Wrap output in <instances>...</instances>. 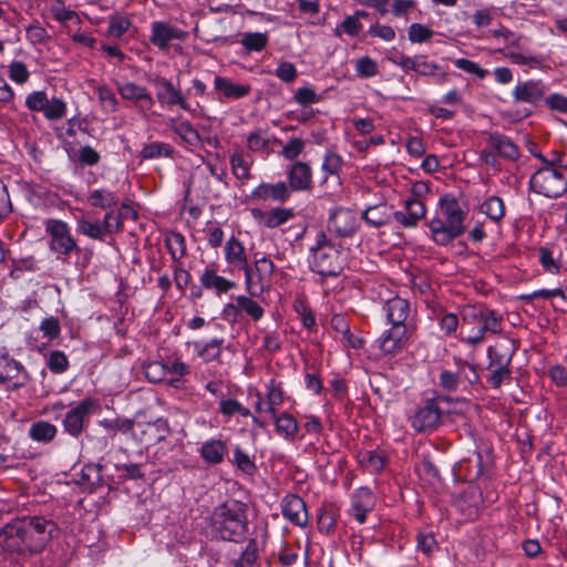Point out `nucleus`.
I'll return each mask as SVG.
<instances>
[{
  "label": "nucleus",
  "instance_id": "obj_1",
  "mask_svg": "<svg viewBox=\"0 0 567 567\" xmlns=\"http://www.w3.org/2000/svg\"><path fill=\"white\" fill-rule=\"evenodd\" d=\"M58 532L52 519L42 516H23L0 528V547L22 557L40 554Z\"/></svg>",
  "mask_w": 567,
  "mask_h": 567
},
{
  "label": "nucleus",
  "instance_id": "obj_2",
  "mask_svg": "<svg viewBox=\"0 0 567 567\" xmlns=\"http://www.w3.org/2000/svg\"><path fill=\"white\" fill-rule=\"evenodd\" d=\"M467 212L461 206L453 194L443 195L437 204L435 216L430 220L429 228L433 241L447 246L465 233Z\"/></svg>",
  "mask_w": 567,
  "mask_h": 567
},
{
  "label": "nucleus",
  "instance_id": "obj_3",
  "mask_svg": "<svg viewBox=\"0 0 567 567\" xmlns=\"http://www.w3.org/2000/svg\"><path fill=\"white\" fill-rule=\"evenodd\" d=\"M502 317L483 306H466L462 310V326L458 340L467 346L476 347L485 339L486 333L502 332Z\"/></svg>",
  "mask_w": 567,
  "mask_h": 567
},
{
  "label": "nucleus",
  "instance_id": "obj_4",
  "mask_svg": "<svg viewBox=\"0 0 567 567\" xmlns=\"http://www.w3.org/2000/svg\"><path fill=\"white\" fill-rule=\"evenodd\" d=\"M148 82L154 86L155 99L162 109L169 110L177 106L189 114H195L200 107L198 102L194 105L189 101V97H202L207 91L206 84L197 78L192 80V87H189L185 93L179 86L175 85L171 79L162 75H154L148 79Z\"/></svg>",
  "mask_w": 567,
  "mask_h": 567
},
{
  "label": "nucleus",
  "instance_id": "obj_5",
  "mask_svg": "<svg viewBox=\"0 0 567 567\" xmlns=\"http://www.w3.org/2000/svg\"><path fill=\"white\" fill-rule=\"evenodd\" d=\"M212 533L227 542L241 543L248 532L245 505L240 502L224 503L212 515Z\"/></svg>",
  "mask_w": 567,
  "mask_h": 567
},
{
  "label": "nucleus",
  "instance_id": "obj_6",
  "mask_svg": "<svg viewBox=\"0 0 567 567\" xmlns=\"http://www.w3.org/2000/svg\"><path fill=\"white\" fill-rule=\"evenodd\" d=\"M309 267L321 277H337L342 271L341 252L323 230H318L309 248Z\"/></svg>",
  "mask_w": 567,
  "mask_h": 567
},
{
  "label": "nucleus",
  "instance_id": "obj_7",
  "mask_svg": "<svg viewBox=\"0 0 567 567\" xmlns=\"http://www.w3.org/2000/svg\"><path fill=\"white\" fill-rule=\"evenodd\" d=\"M44 230L48 236V248L58 260L64 261L73 254L82 252V248L78 245V239L73 236L66 221L49 218L44 221Z\"/></svg>",
  "mask_w": 567,
  "mask_h": 567
},
{
  "label": "nucleus",
  "instance_id": "obj_8",
  "mask_svg": "<svg viewBox=\"0 0 567 567\" xmlns=\"http://www.w3.org/2000/svg\"><path fill=\"white\" fill-rule=\"evenodd\" d=\"M100 411V400L94 396H85L74 404H71L61 420L63 433L75 440L80 439L87 429L91 416L97 414Z\"/></svg>",
  "mask_w": 567,
  "mask_h": 567
},
{
  "label": "nucleus",
  "instance_id": "obj_9",
  "mask_svg": "<svg viewBox=\"0 0 567 567\" xmlns=\"http://www.w3.org/2000/svg\"><path fill=\"white\" fill-rule=\"evenodd\" d=\"M511 347L499 344L495 348L487 349V357L489 359L487 370L489 375L487 382L492 388L498 389L504 382H509L512 378L511 362L516 351L513 340H508Z\"/></svg>",
  "mask_w": 567,
  "mask_h": 567
},
{
  "label": "nucleus",
  "instance_id": "obj_10",
  "mask_svg": "<svg viewBox=\"0 0 567 567\" xmlns=\"http://www.w3.org/2000/svg\"><path fill=\"white\" fill-rule=\"evenodd\" d=\"M529 186L545 197L558 198L567 192V178L557 168L542 166L530 176Z\"/></svg>",
  "mask_w": 567,
  "mask_h": 567
},
{
  "label": "nucleus",
  "instance_id": "obj_11",
  "mask_svg": "<svg viewBox=\"0 0 567 567\" xmlns=\"http://www.w3.org/2000/svg\"><path fill=\"white\" fill-rule=\"evenodd\" d=\"M441 400L443 398L440 395L422 399L412 414L408 416L410 425L415 432H431L440 425L443 416Z\"/></svg>",
  "mask_w": 567,
  "mask_h": 567
},
{
  "label": "nucleus",
  "instance_id": "obj_12",
  "mask_svg": "<svg viewBox=\"0 0 567 567\" xmlns=\"http://www.w3.org/2000/svg\"><path fill=\"white\" fill-rule=\"evenodd\" d=\"M455 371L444 369L439 375V386L446 392H455L462 384H466L465 388L471 386L478 382L480 377L474 364L466 360L454 357Z\"/></svg>",
  "mask_w": 567,
  "mask_h": 567
},
{
  "label": "nucleus",
  "instance_id": "obj_13",
  "mask_svg": "<svg viewBox=\"0 0 567 567\" xmlns=\"http://www.w3.org/2000/svg\"><path fill=\"white\" fill-rule=\"evenodd\" d=\"M225 260L245 274V286L248 295L261 296L262 289L255 287L252 279V268L248 264L244 244L235 235H231L224 246Z\"/></svg>",
  "mask_w": 567,
  "mask_h": 567
},
{
  "label": "nucleus",
  "instance_id": "obj_14",
  "mask_svg": "<svg viewBox=\"0 0 567 567\" xmlns=\"http://www.w3.org/2000/svg\"><path fill=\"white\" fill-rule=\"evenodd\" d=\"M173 430L168 420L161 416L151 422H135L132 439L145 449L166 442Z\"/></svg>",
  "mask_w": 567,
  "mask_h": 567
},
{
  "label": "nucleus",
  "instance_id": "obj_15",
  "mask_svg": "<svg viewBox=\"0 0 567 567\" xmlns=\"http://www.w3.org/2000/svg\"><path fill=\"white\" fill-rule=\"evenodd\" d=\"M30 381L25 367L7 351L0 353V384L7 390L16 391L24 388Z\"/></svg>",
  "mask_w": 567,
  "mask_h": 567
},
{
  "label": "nucleus",
  "instance_id": "obj_16",
  "mask_svg": "<svg viewBox=\"0 0 567 567\" xmlns=\"http://www.w3.org/2000/svg\"><path fill=\"white\" fill-rule=\"evenodd\" d=\"M290 193H308L313 188V171L309 162L295 161L285 168Z\"/></svg>",
  "mask_w": 567,
  "mask_h": 567
},
{
  "label": "nucleus",
  "instance_id": "obj_17",
  "mask_svg": "<svg viewBox=\"0 0 567 567\" xmlns=\"http://www.w3.org/2000/svg\"><path fill=\"white\" fill-rule=\"evenodd\" d=\"M389 326L375 340V346L384 355H396L409 344V327Z\"/></svg>",
  "mask_w": 567,
  "mask_h": 567
},
{
  "label": "nucleus",
  "instance_id": "obj_18",
  "mask_svg": "<svg viewBox=\"0 0 567 567\" xmlns=\"http://www.w3.org/2000/svg\"><path fill=\"white\" fill-rule=\"evenodd\" d=\"M548 91L543 80L519 81L512 91L515 103L528 104L532 107H539Z\"/></svg>",
  "mask_w": 567,
  "mask_h": 567
},
{
  "label": "nucleus",
  "instance_id": "obj_19",
  "mask_svg": "<svg viewBox=\"0 0 567 567\" xmlns=\"http://www.w3.org/2000/svg\"><path fill=\"white\" fill-rule=\"evenodd\" d=\"M250 216L254 221L264 228L274 229L287 224L296 216L295 209L291 207L276 206L269 210L258 207L250 208Z\"/></svg>",
  "mask_w": 567,
  "mask_h": 567
},
{
  "label": "nucleus",
  "instance_id": "obj_20",
  "mask_svg": "<svg viewBox=\"0 0 567 567\" xmlns=\"http://www.w3.org/2000/svg\"><path fill=\"white\" fill-rule=\"evenodd\" d=\"M117 91L123 100L131 102L143 114L151 111L155 105V99L144 85L134 82L120 83Z\"/></svg>",
  "mask_w": 567,
  "mask_h": 567
},
{
  "label": "nucleus",
  "instance_id": "obj_21",
  "mask_svg": "<svg viewBox=\"0 0 567 567\" xmlns=\"http://www.w3.org/2000/svg\"><path fill=\"white\" fill-rule=\"evenodd\" d=\"M411 303L400 296L389 298L382 306V312L388 324L409 327Z\"/></svg>",
  "mask_w": 567,
  "mask_h": 567
},
{
  "label": "nucleus",
  "instance_id": "obj_22",
  "mask_svg": "<svg viewBox=\"0 0 567 567\" xmlns=\"http://www.w3.org/2000/svg\"><path fill=\"white\" fill-rule=\"evenodd\" d=\"M282 516L291 524L306 527L309 520L305 501L296 495H286L280 503Z\"/></svg>",
  "mask_w": 567,
  "mask_h": 567
},
{
  "label": "nucleus",
  "instance_id": "obj_23",
  "mask_svg": "<svg viewBox=\"0 0 567 567\" xmlns=\"http://www.w3.org/2000/svg\"><path fill=\"white\" fill-rule=\"evenodd\" d=\"M375 498L372 491L367 486H361L351 495V506L349 514L354 517L359 524L367 520L368 514L374 508Z\"/></svg>",
  "mask_w": 567,
  "mask_h": 567
},
{
  "label": "nucleus",
  "instance_id": "obj_24",
  "mask_svg": "<svg viewBox=\"0 0 567 567\" xmlns=\"http://www.w3.org/2000/svg\"><path fill=\"white\" fill-rule=\"evenodd\" d=\"M250 196L259 202L272 200L284 204L290 199L291 193L285 181H278L277 183L261 182L251 190Z\"/></svg>",
  "mask_w": 567,
  "mask_h": 567
},
{
  "label": "nucleus",
  "instance_id": "obj_25",
  "mask_svg": "<svg viewBox=\"0 0 567 567\" xmlns=\"http://www.w3.org/2000/svg\"><path fill=\"white\" fill-rule=\"evenodd\" d=\"M214 90L218 100L235 101L247 97L251 93L249 83H236L230 78L217 75L214 79Z\"/></svg>",
  "mask_w": 567,
  "mask_h": 567
},
{
  "label": "nucleus",
  "instance_id": "obj_26",
  "mask_svg": "<svg viewBox=\"0 0 567 567\" xmlns=\"http://www.w3.org/2000/svg\"><path fill=\"white\" fill-rule=\"evenodd\" d=\"M187 33L164 21H154L151 27L150 41L159 50H166L173 40L183 41Z\"/></svg>",
  "mask_w": 567,
  "mask_h": 567
},
{
  "label": "nucleus",
  "instance_id": "obj_27",
  "mask_svg": "<svg viewBox=\"0 0 567 567\" xmlns=\"http://www.w3.org/2000/svg\"><path fill=\"white\" fill-rule=\"evenodd\" d=\"M166 125L171 132L179 137L181 144L185 147L194 148L199 146L202 143L199 132L188 120L182 117H168Z\"/></svg>",
  "mask_w": 567,
  "mask_h": 567
},
{
  "label": "nucleus",
  "instance_id": "obj_28",
  "mask_svg": "<svg viewBox=\"0 0 567 567\" xmlns=\"http://www.w3.org/2000/svg\"><path fill=\"white\" fill-rule=\"evenodd\" d=\"M328 227L339 237H350L357 231V219L351 210L338 207L331 210Z\"/></svg>",
  "mask_w": 567,
  "mask_h": 567
},
{
  "label": "nucleus",
  "instance_id": "obj_29",
  "mask_svg": "<svg viewBox=\"0 0 567 567\" xmlns=\"http://www.w3.org/2000/svg\"><path fill=\"white\" fill-rule=\"evenodd\" d=\"M197 453L206 465L216 466L227 457L228 446L221 439H209L199 445Z\"/></svg>",
  "mask_w": 567,
  "mask_h": 567
},
{
  "label": "nucleus",
  "instance_id": "obj_30",
  "mask_svg": "<svg viewBox=\"0 0 567 567\" xmlns=\"http://www.w3.org/2000/svg\"><path fill=\"white\" fill-rule=\"evenodd\" d=\"M425 204L417 198H408L404 210H395V221L404 228L415 227L425 217Z\"/></svg>",
  "mask_w": 567,
  "mask_h": 567
},
{
  "label": "nucleus",
  "instance_id": "obj_31",
  "mask_svg": "<svg viewBox=\"0 0 567 567\" xmlns=\"http://www.w3.org/2000/svg\"><path fill=\"white\" fill-rule=\"evenodd\" d=\"M199 282L207 290H215L216 295L226 293L236 287V282L219 276L217 274V264L212 262L206 266L199 277Z\"/></svg>",
  "mask_w": 567,
  "mask_h": 567
},
{
  "label": "nucleus",
  "instance_id": "obj_32",
  "mask_svg": "<svg viewBox=\"0 0 567 567\" xmlns=\"http://www.w3.org/2000/svg\"><path fill=\"white\" fill-rule=\"evenodd\" d=\"M361 218L367 225L380 228L395 220V210L386 203H379L368 206L362 212Z\"/></svg>",
  "mask_w": 567,
  "mask_h": 567
},
{
  "label": "nucleus",
  "instance_id": "obj_33",
  "mask_svg": "<svg viewBox=\"0 0 567 567\" xmlns=\"http://www.w3.org/2000/svg\"><path fill=\"white\" fill-rule=\"evenodd\" d=\"M484 471L485 467L482 453L474 452L473 456L463 458L458 463L456 467V475L465 482L473 484L483 476Z\"/></svg>",
  "mask_w": 567,
  "mask_h": 567
},
{
  "label": "nucleus",
  "instance_id": "obj_34",
  "mask_svg": "<svg viewBox=\"0 0 567 567\" xmlns=\"http://www.w3.org/2000/svg\"><path fill=\"white\" fill-rule=\"evenodd\" d=\"M488 145L504 158L516 161L520 156L519 147L514 141L501 133H491L487 138Z\"/></svg>",
  "mask_w": 567,
  "mask_h": 567
},
{
  "label": "nucleus",
  "instance_id": "obj_35",
  "mask_svg": "<svg viewBox=\"0 0 567 567\" xmlns=\"http://www.w3.org/2000/svg\"><path fill=\"white\" fill-rule=\"evenodd\" d=\"M223 338H212L207 341H194L193 348L198 358L204 362L219 361L224 348Z\"/></svg>",
  "mask_w": 567,
  "mask_h": 567
},
{
  "label": "nucleus",
  "instance_id": "obj_36",
  "mask_svg": "<svg viewBox=\"0 0 567 567\" xmlns=\"http://www.w3.org/2000/svg\"><path fill=\"white\" fill-rule=\"evenodd\" d=\"M456 504L463 512L468 515L476 514L483 505V493L481 487L471 484L457 496Z\"/></svg>",
  "mask_w": 567,
  "mask_h": 567
},
{
  "label": "nucleus",
  "instance_id": "obj_37",
  "mask_svg": "<svg viewBox=\"0 0 567 567\" xmlns=\"http://www.w3.org/2000/svg\"><path fill=\"white\" fill-rule=\"evenodd\" d=\"M411 71L422 76H433L439 84H443L447 80L446 73L440 72L441 66L436 62L427 60V56L422 54L413 56Z\"/></svg>",
  "mask_w": 567,
  "mask_h": 567
},
{
  "label": "nucleus",
  "instance_id": "obj_38",
  "mask_svg": "<svg viewBox=\"0 0 567 567\" xmlns=\"http://www.w3.org/2000/svg\"><path fill=\"white\" fill-rule=\"evenodd\" d=\"M104 471V466L100 463H89L82 467V482L87 484L91 492L110 484V478L105 475Z\"/></svg>",
  "mask_w": 567,
  "mask_h": 567
},
{
  "label": "nucleus",
  "instance_id": "obj_39",
  "mask_svg": "<svg viewBox=\"0 0 567 567\" xmlns=\"http://www.w3.org/2000/svg\"><path fill=\"white\" fill-rule=\"evenodd\" d=\"M344 165L343 157L331 150L326 151L321 163V185L326 184L330 177H337L340 181V174Z\"/></svg>",
  "mask_w": 567,
  "mask_h": 567
},
{
  "label": "nucleus",
  "instance_id": "obj_40",
  "mask_svg": "<svg viewBox=\"0 0 567 567\" xmlns=\"http://www.w3.org/2000/svg\"><path fill=\"white\" fill-rule=\"evenodd\" d=\"M120 198L109 188H95L89 192L87 203L93 208L113 210L118 205Z\"/></svg>",
  "mask_w": 567,
  "mask_h": 567
},
{
  "label": "nucleus",
  "instance_id": "obj_41",
  "mask_svg": "<svg viewBox=\"0 0 567 567\" xmlns=\"http://www.w3.org/2000/svg\"><path fill=\"white\" fill-rule=\"evenodd\" d=\"M28 435L33 442L49 444L58 435V427L49 421L39 420L31 423Z\"/></svg>",
  "mask_w": 567,
  "mask_h": 567
},
{
  "label": "nucleus",
  "instance_id": "obj_42",
  "mask_svg": "<svg viewBox=\"0 0 567 567\" xmlns=\"http://www.w3.org/2000/svg\"><path fill=\"white\" fill-rule=\"evenodd\" d=\"M231 173L237 179L248 181L251 178L250 168L254 165V158L243 151L235 152L229 157Z\"/></svg>",
  "mask_w": 567,
  "mask_h": 567
},
{
  "label": "nucleus",
  "instance_id": "obj_43",
  "mask_svg": "<svg viewBox=\"0 0 567 567\" xmlns=\"http://www.w3.org/2000/svg\"><path fill=\"white\" fill-rule=\"evenodd\" d=\"M276 433L286 441L292 442L296 440L299 424L295 416L289 412H282L276 417L275 422Z\"/></svg>",
  "mask_w": 567,
  "mask_h": 567
},
{
  "label": "nucleus",
  "instance_id": "obj_44",
  "mask_svg": "<svg viewBox=\"0 0 567 567\" xmlns=\"http://www.w3.org/2000/svg\"><path fill=\"white\" fill-rule=\"evenodd\" d=\"M275 272V264L272 260L262 256L255 261V268L252 269L254 285L257 288L266 289V284L270 281L272 274Z\"/></svg>",
  "mask_w": 567,
  "mask_h": 567
},
{
  "label": "nucleus",
  "instance_id": "obj_45",
  "mask_svg": "<svg viewBox=\"0 0 567 567\" xmlns=\"http://www.w3.org/2000/svg\"><path fill=\"white\" fill-rule=\"evenodd\" d=\"M478 210L494 223H499L505 217V204L503 199L496 195L488 196L480 205Z\"/></svg>",
  "mask_w": 567,
  "mask_h": 567
},
{
  "label": "nucleus",
  "instance_id": "obj_46",
  "mask_svg": "<svg viewBox=\"0 0 567 567\" xmlns=\"http://www.w3.org/2000/svg\"><path fill=\"white\" fill-rule=\"evenodd\" d=\"M175 150L171 144L165 142H151L142 147L140 157L142 159L173 158Z\"/></svg>",
  "mask_w": 567,
  "mask_h": 567
},
{
  "label": "nucleus",
  "instance_id": "obj_47",
  "mask_svg": "<svg viewBox=\"0 0 567 567\" xmlns=\"http://www.w3.org/2000/svg\"><path fill=\"white\" fill-rule=\"evenodd\" d=\"M45 368L53 374H63L70 368V360L62 350H51L44 354Z\"/></svg>",
  "mask_w": 567,
  "mask_h": 567
},
{
  "label": "nucleus",
  "instance_id": "obj_48",
  "mask_svg": "<svg viewBox=\"0 0 567 567\" xmlns=\"http://www.w3.org/2000/svg\"><path fill=\"white\" fill-rule=\"evenodd\" d=\"M109 27L106 34L112 38H122L133 25L128 14L115 12L109 16Z\"/></svg>",
  "mask_w": 567,
  "mask_h": 567
},
{
  "label": "nucleus",
  "instance_id": "obj_49",
  "mask_svg": "<svg viewBox=\"0 0 567 567\" xmlns=\"http://www.w3.org/2000/svg\"><path fill=\"white\" fill-rule=\"evenodd\" d=\"M268 42L269 37L266 32H246L240 39L245 54L261 52L268 45Z\"/></svg>",
  "mask_w": 567,
  "mask_h": 567
},
{
  "label": "nucleus",
  "instance_id": "obj_50",
  "mask_svg": "<svg viewBox=\"0 0 567 567\" xmlns=\"http://www.w3.org/2000/svg\"><path fill=\"white\" fill-rule=\"evenodd\" d=\"M165 246L172 259L176 262H181L186 255V240L184 235L178 231H172L166 236Z\"/></svg>",
  "mask_w": 567,
  "mask_h": 567
},
{
  "label": "nucleus",
  "instance_id": "obj_51",
  "mask_svg": "<svg viewBox=\"0 0 567 567\" xmlns=\"http://www.w3.org/2000/svg\"><path fill=\"white\" fill-rule=\"evenodd\" d=\"M100 229L102 231L103 239L107 236H112L122 230L123 220L120 213L113 210H105L103 219L99 221Z\"/></svg>",
  "mask_w": 567,
  "mask_h": 567
},
{
  "label": "nucleus",
  "instance_id": "obj_52",
  "mask_svg": "<svg viewBox=\"0 0 567 567\" xmlns=\"http://www.w3.org/2000/svg\"><path fill=\"white\" fill-rule=\"evenodd\" d=\"M235 466L246 475L252 476L257 472V465L246 451L239 445H236L233 450V461Z\"/></svg>",
  "mask_w": 567,
  "mask_h": 567
},
{
  "label": "nucleus",
  "instance_id": "obj_53",
  "mask_svg": "<svg viewBox=\"0 0 567 567\" xmlns=\"http://www.w3.org/2000/svg\"><path fill=\"white\" fill-rule=\"evenodd\" d=\"M362 466L373 473H380L385 465V457L377 451H363L358 454Z\"/></svg>",
  "mask_w": 567,
  "mask_h": 567
},
{
  "label": "nucleus",
  "instance_id": "obj_54",
  "mask_svg": "<svg viewBox=\"0 0 567 567\" xmlns=\"http://www.w3.org/2000/svg\"><path fill=\"white\" fill-rule=\"evenodd\" d=\"M68 112V104L62 97L53 96L47 99V105L43 110V115L49 121H58L63 118Z\"/></svg>",
  "mask_w": 567,
  "mask_h": 567
},
{
  "label": "nucleus",
  "instance_id": "obj_55",
  "mask_svg": "<svg viewBox=\"0 0 567 567\" xmlns=\"http://www.w3.org/2000/svg\"><path fill=\"white\" fill-rule=\"evenodd\" d=\"M254 296H237L235 298L236 302L238 303V307L240 308V311L245 312L247 316H249L254 321H259L264 315L265 310L264 308L252 299Z\"/></svg>",
  "mask_w": 567,
  "mask_h": 567
},
{
  "label": "nucleus",
  "instance_id": "obj_56",
  "mask_svg": "<svg viewBox=\"0 0 567 567\" xmlns=\"http://www.w3.org/2000/svg\"><path fill=\"white\" fill-rule=\"evenodd\" d=\"M143 373L152 383H158L166 380L168 365L161 361H148L143 364Z\"/></svg>",
  "mask_w": 567,
  "mask_h": 567
},
{
  "label": "nucleus",
  "instance_id": "obj_57",
  "mask_svg": "<svg viewBox=\"0 0 567 567\" xmlns=\"http://www.w3.org/2000/svg\"><path fill=\"white\" fill-rule=\"evenodd\" d=\"M99 102L103 109L109 113H114L118 110L120 103L115 93L106 84L97 85L95 89Z\"/></svg>",
  "mask_w": 567,
  "mask_h": 567
},
{
  "label": "nucleus",
  "instance_id": "obj_58",
  "mask_svg": "<svg viewBox=\"0 0 567 567\" xmlns=\"http://www.w3.org/2000/svg\"><path fill=\"white\" fill-rule=\"evenodd\" d=\"M354 71L358 78L370 79L379 73V66L374 59L364 55L354 62Z\"/></svg>",
  "mask_w": 567,
  "mask_h": 567
},
{
  "label": "nucleus",
  "instance_id": "obj_59",
  "mask_svg": "<svg viewBox=\"0 0 567 567\" xmlns=\"http://www.w3.org/2000/svg\"><path fill=\"white\" fill-rule=\"evenodd\" d=\"M100 424L109 432H120L133 436L135 422L127 417H116L114 420L104 419Z\"/></svg>",
  "mask_w": 567,
  "mask_h": 567
},
{
  "label": "nucleus",
  "instance_id": "obj_60",
  "mask_svg": "<svg viewBox=\"0 0 567 567\" xmlns=\"http://www.w3.org/2000/svg\"><path fill=\"white\" fill-rule=\"evenodd\" d=\"M293 101L302 107L316 104L321 101V94H319L312 86L298 87L293 93Z\"/></svg>",
  "mask_w": 567,
  "mask_h": 567
},
{
  "label": "nucleus",
  "instance_id": "obj_61",
  "mask_svg": "<svg viewBox=\"0 0 567 567\" xmlns=\"http://www.w3.org/2000/svg\"><path fill=\"white\" fill-rule=\"evenodd\" d=\"M538 261L546 272L551 275H558L560 272V265L550 248H539Z\"/></svg>",
  "mask_w": 567,
  "mask_h": 567
},
{
  "label": "nucleus",
  "instance_id": "obj_62",
  "mask_svg": "<svg viewBox=\"0 0 567 567\" xmlns=\"http://www.w3.org/2000/svg\"><path fill=\"white\" fill-rule=\"evenodd\" d=\"M437 324L444 337H453L460 326L458 317L453 312H443L437 319Z\"/></svg>",
  "mask_w": 567,
  "mask_h": 567
},
{
  "label": "nucleus",
  "instance_id": "obj_63",
  "mask_svg": "<svg viewBox=\"0 0 567 567\" xmlns=\"http://www.w3.org/2000/svg\"><path fill=\"white\" fill-rule=\"evenodd\" d=\"M306 143L300 137H292L287 141V143L282 146L281 155L285 159L290 161L291 163L298 161L297 158L303 152Z\"/></svg>",
  "mask_w": 567,
  "mask_h": 567
},
{
  "label": "nucleus",
  "instance_id": "obj_64",
  "mask_svg": "<svg viewBox=\"0 0 567 567\" xmlns=\"http://www.w3.org/2000/svg\"><path fill=\"white\" fill-rule=\"evenodd\" d=\"M434 31L422 23H412L408 30V39L412 43H423L429 41Z\"/></svg>",
  "mask_w": 567,
  "mask_h": 567
}]
</instances>
